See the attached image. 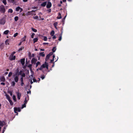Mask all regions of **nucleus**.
<instances>
[{"mask_svg": "<svg viewBox=\"0 0 133 133\" xmlns=\"http://www.w3.org/2000/svg\"><path fill=\"white\" fill-rule=\"evenodd\" d=\"M56 47H54L52 50L53 52H55L56 50Z\"/></svg>", "mask_w": 133, "mask_h": 133, "instance_id": "nucleus-29", "label": "nucleus"}, {"mask_svg": "<svg viewBox=\"0 0 133 133\" xmlns=\"http://www.w3.org/2000/svg\"><path fill=\"white\" fill-rule=\"evenodd\" d=\"M33 18L35 19H38V16H35L33 17Z\"/></svg>", "mask_w": 133, "mask_h": 133, "instance_id": "nucleus-38", "label": "nucleus"}, {"mask_svg": "<svg viewBox=\"0 0 133 133\" xmlns=\"http://www.w3.org/2000/svg\"><path fill=\"white\" fill-rule=\"evenodd\" d=\"M46 2H44L41 4V6H42L44 7L46 4Z\"/></svg>", "mask_w": 133, "mask_h": 133, "instance_id": "nucleus-17", "label": "nucleus"}, {"mask_svg": "<svg viewBox=\"0 0 133 133\" xmlns=\"http://www.w3.org/2000/svg\"><path fill=\"white\" fill-rule=\"evenodd\" d=\"M25 61V58H23V59H21V62L22 64L23 65L24 64Z\"/></svg>", "mask_w": 133, "mask_h": 133, "instance_id": "nucleus-15", "label": "nucleus"}, {"mask_svg": "<svg viewBox=\"0 0 133 133\" xmlns=\"http://www.w3.org/2000/svg\"><path fill=\"white\" fill-rule=\"evenodd\" d=\"M14 111L15 113H16L17 111L18 112H20L21 110L20 108L14 107Z\"/></svg>", "mask_w": 133, "mask_h": 133, "instance_id": "nucleus-6", "label": "nucleus"}, {"mask_svg": "<svg viewBox=\"0 0 133 133\" xmlns=\"http://www.w3.org/2000/svg\"><path fill=\"white\" fill-rule=\"evenodd\" d=\"M14 19L15 21H17L18 19V17L17 16L15 17L14 18Z\"/></svg>", "mask_w": 133, "mask_h": 133, "instance_id": "nucleus-31", "label": "nucleus"}, {"mask_svg": "<svg viewBox=\"0 0 133 133\" xmlns=\"http://www.w3.org/2000/svg\"><path fill=\"white\" fill-rule=\"evenodd\" d=\"M37 61V59L35 58H32L31 61V63L33 64H35L36 62Z\"/></svg>", "mask_w": 133, "mask_h": 133, "instance_id": "nucleus-10", "label": "nucleus"}, {"mask_svg": "<svg viewBox=\"0 0 133 133\" xmlns=\"http://www.w3.org/2000/svg\"><path fill=\"white\" fill-rule=\"evenodd\" d=\"M50 56L49 55H47L45 58V61H47L49 59Z\"/></svg>", "mask_w": 133, "mask_h": 133, "instance_id": "nucleus-23", "label": "nucleus"}, {"mask_svg": "<svg viewBox=\"0 0 133 133\" xmlns=\"http://www.w3.org/2000/svg\"><path fill=\"white\" fill-rule=\"evenodd\" d=\"M31 53L30 52H29V54H28V56H29V58L30 59H31Z\"/></svg>", "mask_w": 133, "mask_h": 133, "instance_id": "nucleus-35", "label": "nucleus"}, {"mask_svg": "<svg viewBox=\"0 0 133 133\" xmlns=\"http://www.w3.org/2000/svg\"><path fill=\"white\" fill-rule=\"evenodd\" d=\"M27 94H28L29 93L30 94L31 91H27Z\"/></svg>", "mask_w": 133, "mask_h": 133, "instance_id": "nucleus-59", "label": "nucleus"}, {"mask_svg": "<svg viewBox=\"0 0 133 133\" xmlns=\"http://www.w3.org/2000/svg\"><path fill=\"white\" fill-rule=\"evenodd\" d=\"M24 84V83L23 82H21V85L22 86H23V85Z\"/></svg>", "mask_w": 133, "mask_h": 133, "instance_id": "nucleus-55", "label": "nucleus"}, {"mask_svg": "<svg viewBox=\"0 0 133 133\" xmlns=\"http://www.w3.org/2000/svg\"><path fill=\"white\" fill-rule=\"evenodd\" d=\"M23 9L19 6H18L17 8H16V11L18 12L19 11L20 13L21 12L23 11Z\"/></svg>", "mask_w": 133, "mask_h": 133, "instance_id": "nucleus-5", "label": "nucleus"}, {"mask_svg": "<svg viewBox=\"0 0 133 133\" xmlns=\"http://www.w3.org/2000/svg\"><path fill=\"white\" fill-rule=\"evenodd\" d=\"M6 127H5V126L4 127V129L3 130V131L2 133H4V131H5V130L6 129Z\"/></svg>", "mask_w": 133, "mask_h": 133, "instance_id": "nucleus-48", "label": "nucleus"}, {"mask_svg": "<svg viewBox=\"0 0 133 133\" xmlns=\"http://www.w3.org/2000/svg\"><path fill=\"white\" fill-rule=\"evenodd\" d=\"M39 54L41 56H42L43 57H44L45 56V54H44V52L40 53Z\"/></svg>", "mask_w": 133, "mask_h": 133, "instance_id": "nucleus-30", "label": "nucleus"}, {"mask_svg": "<svg viewBox=\"0 0 133 133\" xmlns=\"http://www.w3.org/2000/svg\"><path fill=\"white\" fill-rule=\"evenodd\" d=\"M0 80L1 81L4 82L5 81V79L4 76H2L0 78Z\"/></svg>", "mask_w": 133, "mask_h": 133, "instance_id": "nucleus-16", "label": "nucleus"}, {"mask_svg": "<svg viewBox=\"0 0 133 133\" xmlns=\"http://www.w3.org/2000/svg\"><path fill=\"white\" fill-rule=\"evenodd\" d=\"M20 80L21 82H23V77H21L20 79Z\"/></svg>", "mask_w": 133, "mask_h": 133, "instance_id": "nucleus-51", "label": "nucleus"}, {"mask_svg": "<svg viewBox=\"0 0 133 133\" xmlns=\"http://www.w3.org/2000/svg\"><path fill=\"white\" fill-rule=\"evenodd\" d=\"M48 63L46 62H45V63L42 65L40 68H38L37 69V71L39 70H42L44 68H45L47 69H48Z\"/></svg>", "mask_w": 133, "mask_h": 133, "instance_id": "nucleus-1", "label": "nucleus"}, {"mask_svg": "<svg viewBox=\"0 0 133 133\" xmlns=\"http://www.w3.org/2000/svg\"><path fill=\"white\" fill-rule=\"evenodd\" d=\"M28 0H23V2H26Z\"/></svg>", "mask_w": 133, "mask_h": 133, "instance_id": "nucleus-64", "label": "nucleus"}, {"mask_svg": "<svg viewBox=\"0 0 133 133\" xmlns=\"http://www.w3.org/2000/svg\"><path fill=\"white\" fill-rule=\"evenodd\" d=\"M53 54V53L52 52H50L48 55H49V56H50L51 55H52Z\"/></svg>", "mask_w": 133, "mask_h": 133, "instance_id": "nucleus-52", "label": "nucleus"}, {"mask_svg": "<svg viewBox=\"0 0 133 133\" xmlns=\"http://www.w3.org/2000/svg\"><path fill=\"white\" fill-rule=\"evenodd\" d=\"M14 80L16 82H18V76H16L14 78Z\"/></svg>", "mask_w": 133, "mask_h": 133, "instance_id": "nucleus-11", "label": "nucleus"}, {"mask_svg": "<svg viewBox=\"0 0 133 133\" xmlns=\"http://www.w3.org/2000/svg\"><path fill=\"white\" fill-rule=\"evenodd\" d=\"M54 34H55V32H54V31L52 30L51 31V32L50 34L52 36H53L54 35Z\"/></svg>", "mask_w": 133, "mask_h": 133, "instance_id": "nucleus-27", "label": "nucleus"}, {"mask_svg": "<svg viewBox=\"0 0 133 133\" xmlns=\"http://www.w3.org/2000/svg\"><path fill=\"white\" fill-rule=\"evenodd\" d=\"M8 72H5V73H4V75H6L7 74H8Z\"/></svg>", "mask_w": 133, "mask_h": 133, "instance_id": "nucleus-61", "label": "nucleus"}, {"mask_svg": "<svg viewBox=\"0 0 133 133\" xmlns=\"http://www.w3.org/2000/svg\"><path fill=\"white\" fill-rule=\"evenodd\" d=\"M45 77L44 76V75H42V76H41V78L42 79H43Z\"/></svg>", "mask_w": 133, "mask_h": 133, "instance_id": "nucleus-49", "label": "nucleus"}, {"mask_svg": "<svg viewBox=\"0 0 133 133\" xmlns=\"http://www.w3.org/2000/svg\"><path fill=\"white\" fill-rule=\"evenodd\" d=\"M29 99V96L28 95H26V96H25V100L24 101V102L25 103H27Z\"/></svg>", "mask_w": 133, "mask_h": 133, "instance_id": "nucleus-9", "label": "nucleus"}, {"mask_svg": "<svg viewBox=\"0 0 133 133\" xmlns=\"http://www.w3.org/2000/svg\"><path fill=\"white\" fill-rule=\"evenodd\" d=\"M38 40V39L37 38H34L33 39V41L34 42V43H35V42H36Z\"/></svg>", "mask_w": 133, "mask_h": 133, "instance_id": "nucleus-22", "label": "nucleus"}, {"mask_svg": "<svg viewBox=\"0 0 133 133\" xmlns=\"http://www.w3.org/2000/svg\"><path fill=\"white\" fill-rule=\"evenodd\" d=\"M55 55H54L53 56V59H51V61H50L51 63H52V62L54 61V58H55Z\"/></svg>", "mask_w": 133, "mask_h": 133, "instance_id": "nucleus-41", "label": "nucleus"}, {"mask_svg": "<svg viewBox=\"0 0 133 133\" xmlns=\"http://www.w3.org/2000/svg\"><path fill=\"white\" fill-rule=\"evenodd\" d=\"M8 12H10V13H12L13 12V10H12L11 9H9L8 10Z\"/></svg>", "mask_w": 133, "mask_h": 133, "instance_id": "nucleus-40", "label": "nucleus"}, {"mask_svg": "<svg viewBox=\"0 0 133 133\" xmlns=\"http://www.w3.org/2000/svg\"><path fill=\"white\" fill-rule=\"evenodd\" d=\"M40 50L41 51H44V50L43 49H40Z\"/></svg>", "mask_w": 133, "mask_h": 133, "instance_id": "nucleus-63", "label": "nucleus"}, {"mask_svg": "<svg viewBox=\"0 0 133 133\" xmlns=\"http://www.w3.org/2000/svg\"><path fill=\"white\" fill-rule=\"evenodd\" d=\"M5 96H6V98L8 100V101L10 99V97L7 94H6Z\"/></svg>", "mask_w": 133, "mask_h": 133, "instance_id": "nucleus-20", "label": "nucleus"}, {"mask_svg": "<svg viewBox=\"0 0 133 133\" xmlns=\"http://www.w3.org/2000/svg\"><path fill=\"white\" fill-rule=\"evenodd\" d=\"M23 73V72L22 71H20L18 73V75H21Z\"/></svg>", "mask_w": 133, "mask_h": 133, "instance_id": "nucleus-42", "label": "nucleus"}, {"mask_svg": "<svg viewBox=\"0 0 133 133\" xmlns=\"http://www.w3.org/2000/svg\"><path fill=\"white\" fill-rule=\"evenodd\" d=\"M16 94L17 96V98L18 99H20V97L21 96V94L19 92H16Z\"/></svg>", "mask_w": 133, "mask_h": 133, "instance_id": "nucleus-13", "label": "nucleus"}, {"mask_svg": "<svg viewBox=\"0 0 133 133\" xmlns=\"http://www.w3.org/2000/svg\"><path fill=\"white\" fill-rule=\"evenodd\" d=\"M33 74H32L30 76V78L29 79V81L30 82L31 84H32L33 82H37V80L34 78H33Z\"/></svg>", "mask_w": 133, "mask_h": 133, "instance_id": "nucleus-2", "label": "nucleus"}, {"mask_svg": "<svg viewBox=\"0 0 133 133\" xmlns=\"http://www.w3.org/2000/svg\"><path fill=\"white\" fill-rule=\"evenodd\" d=\"M26 36H24V37L23 38L21 39V41L22 42H23L24 41H25V40Z\"/></svg>", "mask_w": 133, "mask_h": 133, "instance_id": "nucleus-24", "label": "nucleus"}, {"mask_svg": "<svg viewBox=\"0 0 133 133\" xmlns=\"http://www.w3.org/2000/svg\"><path fill=\"white\" fill-rule=\"evenodd\" d=\"M1 84L3 85H5V83L3 82H2L1 83Z\"/></svg>", "mask_w": 133, "mask_h": 133, "instance_id": "nucleus-53", "label": "nucleus"}, {"mask_svg": "<svg viewBox=\"0 0 133 133\" xmlns=\"http://www.w3.org/2000/svg\"><path fill=\"white\" fill-rule=\"evenodd\" d=\"M5 124V122L4 121H0V127H3Z\"/></svg>", "mask_w": 133, "mask_h": 133, "instance_id": "nucleus-14", "label": "nucleus"}, {"mask_svg": "<svg viewBox=\"0 0 133 133\" xmlns=\"http://www.w3.org/2000/svg\"><path fill=\"white\" fill-rule=\"evenodd\" d=\"M62 32L61 34L60 35V36L59 37V39H58V40L59 41H61L62 39Z\"/></svg>", "mask_w": 133, "mask_h": 133, "instance_id": "nucleus-34", "label": "nucleus"}, {"mask_svg": "<svg viewBox=\"0 0 133 133\" xmlns=\"http://www.w3.org/2000/svg\"><path fill=\"white\" fill-rule=\"evenodd\" d=\"M22 42V41H21L20 42V43L19 44V45H21Z\"/></svg>", "mask_w": 133, "mask_h": 133, "instance_id": "nucleus-60", "label": "nucleus"}, {"mask_svg": "<svg viewBox=\"0 0 133 133\" xmlns=\"http://www.w3.org/2000/svg\"><path fill=\"white\" fill-rule=\"evenodd\" d=\"M13 99L15 102L16 101V97L15 95H13Z\"/></svg>", "mask_w": 133, "mask_h": 133, "instance_id": "nucleus-39", "label": "nucleus"}, {"mask_svg": "<svg viewBox=\"0 0 133 133\" xmlns=\"http://www.w3.org/2000/svg\"><path fill=\"white\" fill-rule=\"evenodd\" d=\"M36 11V10H32L31 11L28 12L26 14V15H35L36 14L35 13H34L33 12H35Z\"/></svg>", "mask_w": 133, "mask_h": 133, "instance_id": "nucleus-4", "label": "nucleus"}, {"mask_svg": "<svg viewBox=\"0 0 133 133\" xmlns=\"http://www.w3.org/2000/svg\"><path fill=\"white\" fill-rule=\"evenodd\" d=\"M16 56H14L13 54L11 55L9 57V59L11 60H14Z\"/></svg>", "mask_w": 133, "mask_h": 133, "instance_id": "nucleus-7", "label": "nucleus"}, {"mask_svg": "<svg viewBox=\"0 0 133 133\" xmlns=\"http://www.w3.org/2000/svg\"><path fill=\"white\" fill-rule=\"evenodd\" d=\"M62 18V17L60 13H59L58 14V16L57 17V18L58 19H60Z\"/></svg>", "mask_w": 133, "mask_h": 133, "instance_id": "nucleus-25", "label": "nucleus"}, {"mask_svg": "<svg viewBox=\"0 0 133 133\" xmlns=\"http://www.w3.org/2000/svg\"><path fill=\"white\" fill-rule=\"evenodd\" d=\"M52 6V4L51 2H48L47 4L46 5V7L48 9L50 8Z\"/></svg>", "mask_w": 133, "mask_h": 133, "instance_id": "nucleus-8", "label": "nucleus"}, {"mask_svg": "<svg viewBox=\"0 0 133 133\" xmlns=\"http://www.w3.org/2000/svg\"><path fill=\"white\" fill-rule=\"evenodd\" d=\"M32 29V30L34 32H36L37 31V30L36 29H35L32 28H31Z\"/></svg>", "mask_w": 133, "mask_h": 133, "instance_id": "nucleus-32", "label": "nucleus"}, {"mask_svg": "<svg viewBox=\"0 0 133 133\" xmlns=\"http://www.w3.org/2000/svg\"><path fill=\"white\" fill-rule=\"evenodd\" d=\"M53 36L52 38L53 39H55L56 38V37L55 35H54L53 36Z\"/></svg>", "mask_w": 133, "mask_h": 133, "instance_id": "nucleus-50", "label": "nucleus"}, {"mask_svg": "<svg viewBox=\"0 0 133 133\" xmlns=\"http://www.w3.org/2000/svg\"><path fill=\"white\" fill-rule=\"evenodd\" d=\"M9 42L10 41L9 39H7L5 42V44L6 45L9 44Z\"/></svg>", "mask_w": 133, "mask_h": 133, "instance_id": "nucleus-19", "label": "nucleus"}, {"mask_svg": "<svg viewBox=\"0 0 133 133\" xmlns=\"http://www.w3.org/2000/svg\"><path fill=\"white\" fill-rule=\"evenodd\" d=\"M9 102L10 104L11 105H13V102H12V101L11 100V99L10 100H9Z\"/></svg>", "mask_w": 133, "mask_h": 133, "instance_id": "nucleus-36", "label": "nucleus"}, {"mask_svg": "<svg viewBox=\"0 0 133 133\" xmlns=\"http://www.w3.org/2000/svg\"><path fill=\"white\" fill-rule=\"evenodd\" d=\"M21 75L22 76V77H24L25 76V74L24 73H23Z\"/></svg>", "mask_w": 133, "mask_h": 133, "instance_id": "nucleus-45", "label": "nucleus"}, {"mask_svg": "<svg viewBox=\"0 0 133 133\" xmlns=\"http://www.w3.org/2000/svg\"><path fill=\"white\" fill-rule=\"evenodd\" d=\"M27 103H25L24 102V103L23 105H22V107L21 109H23L24 107H26V104Z\"/></svg>", "mask_w": 133, "mask_h": 133, "instance_id": "nucleus-37", "label": "nucleus"}, {"mask_svg": "<svg viewBox=\"0 0 133 133\" xmlns=\"http://www.w3.org/2000/svg\"><path fill=\"white\" fill-rule=\"evenodd\" d=\"M36 67H37L39 65H40V63L38 61L35 64Z\"/></svg>", "mask_w": 133, "mask_h": 133, "instance_id": "nucleus-21", "label": "nucleus"}, {"mask_svg": "<svg viewBox=\"0 0 133 133\" xmlns=\"http://www.w3.org/2000/svg\"><path fill=\"white\" fill-rule=\"evenodd\" d=\"M35 35V34L34 33H32V35H31V38H33Z\"/></svg>", "mask_w": 133, "mask_h": 133, "instance_id": "nucleus-46", "label": "nucleus"}, {"mask_svg": "<svg viewBox=\"0 0 133 133\" xmlns=\"http://www.w3.org/2000/svg\"><path fill=\"white\" fill-rule=\"evenodd\" d=\"M10 94V95L11 96H12V92L11 91H10L9 92Z\"/></svg>", "mask_w": 133, "mask_h": 133, "instance_id": "nucleus-54", "label": "nucleus"}, {"mask_svg": "<svg viewBox=\"0 0 133 133\" xmlns=\"http://www.w3.org/2000/svg\"><path fill=\"white\" fill-rule=\"evenodd\" d=\"M5 23V20L4 19H2L0 21V23L2 24H4Z\"/></svg>", "mask_w": 133, "mask_h": 133, "instance_id": "nucleus-12", "label": "nucleus"}, {"mask_svg": "<svg viewBox=\"0 0 133 133\" xmlns=\"http://www.w3.org/2000/svg\"><path fill=\"white\" fill-rule=\"evenodd\" d=\"M57 22H55L54 24V26L55 27V28L56 29H57L56 26H57Z\"/></svg>", "mask_w": 133, "mask_h": 133, "instance_id": "nucleus-43", "label": "nucleus"}, {"mask_svg": "<svg viewBox=\"0 0 133 133\" xmlns=\"http://www.w3.org/2000/svg\"><path fill=\"white\" fill-rule=\"evenodd\" d=\"M66 15L65 16L63 19V20H64L65 18H66Z\"/></svg>", "mask_w": 133, "mask_h": 133, "instance_id": "nucleus-57", "label": "nucleus"}, {"mask_svg": "<svg viewBox=\"0 0 133 133\" xmlns=\"http://www.w3.org/2000/svg\"><path fill=\"white\" fill-rule=\"evenodd\" d=\"M18 34V33L17 32L16 33H15L14 35V37H16Z\"/></svg>", "mask_w": 133, "mask_h": 133, "instance_id": "nucleus-44", "label": "nucleus"}, {"mask_svg": "<svg viewBox=\"0 0 133 133\" xmlns=\"http://www.w3.org/2000/svg\"><path fill=\"white\" fill-rule=\"evenodd\" d=\"M48 11L49 12H50L51 11V9H49L48 10Z\"/></svg>", "mask_w": 133, "mask_h": 133, "instance_id": "nucleus-62", "label": "nucleus"}, {"mask_svg": "<svg viewBox=\"0 0 133 133\" xmlns=\"http://www.w3.org/2000/svg\"><path fill=\"white\" fill-rule=\"evenodd\" d=\"M11 84L12 86H14L15 85V83L14 81H13L11 82Z\"/></svg>", "mask_w": 133, "mask_h": 133, "instance_id": "nucleus-26", "label": "nucleus"}, {"mask_svg": "<svg viewBox=\"0 0 133 133\" xmlns=\"http://www.w3.org/2000/svg\"><path fill=\"white\" fill-rule=\"evenodd\" d=\"M48 44V43H43V45H46V44Z\"/></svg>", "mask_w": 133, "mask_h": 133, "instance_id": "nucleus-56", "label": "nucleus"}, {"mask_svg": "<svg viewBox=\"0 0 133 133\" xmlns=\"http://www.w3.org/2000/svg\"><path fill=\"white\" fill-rule=\"evenodd\" d=\"M2 2L5 5L7 3L6 0H3Z\"/></svg>", "mask_w": 133, "mask_h": 133, "instance_id": "nucleus-33", "label": "nucleus"}, {"mask_svg": "<svg viewBox=\"0 0 133 133\" xmlns=\"http://www.w3.org/2000/svg\"><path fill=\"white\" fill-rule=\"evenodd\" d=\"M31 57H33L35 56V55L34 54H31Z\"/></svg>", "mask_w": 133, "mask_h": 133, "instance_id": "nucleus-58", "label": "nucleus"}, {"mask_svg": "<svg viewBox=\"0 0 133 133\" xmlns=\"http://www.w3.org/2000/svg\"><path fill=\"white\" fill-rule=\"evenodd\" d=\"M43 40L45 41H46L47 40V38L46 36H43Z\"/></svg>", "mask_w": 133, "mask_h": 133, "instance_id": "nucleus-28", "label": "nucleus"}, {"mask_svg": "<svg viewBox=\"0 0 133 133\" xmlns=\"http://www.w3.org/2000/svg\"><path fill=\"white\" fill-rule=\"evenodd\" d=\"M9 30H6L4 32L3 34L4 35H7L9 33Z\"/></svg>", "mask_w": 133, "mask_h": 133, "instance_id": "nucleus-18", "label": "nucleus"}, {"mask_svg": "<svg viewBox=\"0 0 133 133\" xmlns=\"http://www.w3.org/2000/svg\"><path fill=\"white\" fill-rule=\"evenodd\" d=\"M12 72H9L8 74V76L9 77H10L12 75Z\"/></svg>", "mask_w": 133, "mask_h": 133, "instance_id": "nucleus-47", "label": "nucleus"}, {"mask_svg": "<svg viewBox=\"0 0 133 133\" xmlns=\"http://www.w3.org/2000/svg\"><path fill=\"white\" fill-rule=\"evenodd\" d=\"M5 11L4 6L1 5L0 6V12L2 13H4Z\"/></svg>", "mask_w": 133, "mask_h": 133, "instance_id": "nucleus-3", "label": "nucleus"}]
</instances>
